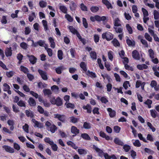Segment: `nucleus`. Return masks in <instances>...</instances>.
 <instances>
[{
	"mask_svg": "<svg viewBox=\"0 0 159 159\" xmlns=\"http://www.w3.org/2000/svg\"><path fill=\"white\" fill-rule=\"evenodd\" d=\"M67 144L71 146L74 149H77L78 148V147L76 146L75 144L74 143L72 142L71 141H69L67 142Z\"/></svg>",
	"mask_w": 159,
	"mask_h": 159,
	"instance_id": "obj_33",
	"label": "nucleus"
},
{
	"mask_svg": "<svg viewBox=\"0 0 159 159\" xmlns=\"http://www.w3.org/2000/svg\"><path fill=\"white\" fill-rule=\"evenodd\" d=\"M127 30L129 34H131L132 33V30L131 27L129 24H127L126 25Z\"/></svg>",
	"mask_w": 159,
	"mask_h": 159,
	"instance_id": "obj_42",
	"label": "nucleus"
},
{
	"mask_svg": "<svg viewBox=\"0 0 159 159\" xmlns=\"http://www.w3.org/2000/svg\"><path fill=\"white\" fill-rule=\"evenodd\" d=\"M132 57L134 59L136 60H139L140 59L139 54L137 50L133 51L132 52Z\"/></svg>",
	"mask_w": 159,
	"mask_h": 159,
	"instance_id": "obj_7",
	"label": "nucleus"
},
{
	"mask_svg": "<svg viewBox=\"0 0 159 159\" xmlns=\"http://www.w3.org/2000/svg\"><path fill=\"white\" fill-rule=\"evenodd\" d=\"M54 118L58 119L59 120L64 122L65 119V116L64 115H60L58 114H54Z\"/></svg>",
	"mask_w": 159,
	"mask_h": 159,
	"instance_id": "obj_6",
	"label": "nucleus"
},
{
	"mask_svg": "<svg viewBox=\"0 0 159 159\" xmlns=\"http://www.w3.org/2000/svg\"><path fill=\"white\" fill-rule=\"evenodd\" d=\"M42 22L44 27V30L45 31H46L48 30L47 21L45 20H43Z\"/></svg>",
	"mask_w": 159,
	"mask_h": 159,
	"instance_id": "obj_31",
	"label": "nucleus"
},
{
	"mask_svg": "<svg viewBox=\"0 0 159 159\" xmlns=\"http://www.w3.org/2000/svg\"><path fill=\"white\" fill-rule=\"evenodd\" d=\"M38 87L41 88H45L47 87V84H43L42 82H40L38 84Z\"/></svg>",
	"mask_w": 159,
	"mask_h": 159,
	"instance_id": "obj_63",
	"label": "nucleus"
},
{
	"mask_svg": "<svg viewBox=\"0 0 159 159\" xmlns=\"http://www.w3.org/2000/svg\"><path fill=\"white\" fill-rule=\"evenodd\" d=\"M102 2L105 4L108 9H112L113 7L111 3L107 0H102Z\"/></svg>",
	"mask_w": 159,
	"mask_h": 159,
	"instance_id": "obj_9",
	"label": "nucleus"
},
{
	"mask_svg": "<svg viewBox=\"0 0 159 159\" xmlns=\"http://www.w3.org/2000/svg\"><path fill=\"white\" fill-rule=\"evenodd\" d=\"M148 52L149 53V56L152 59L154 58V52L152 50L150 49L148 50Z\"/></svg>",
	"mask_w": 159,
	"mask_h": 159,
	"instance_id": "obj_50",
	"label": "nucleus"
},
{
	"mask_svg": "<svg viewBox=\"0 0 159 159\" xmlns=\"http://www.w3.org/2000/svg\"><path fill=\"white\" fill-rule=\"evenodd\" d=\"M130 153V155L132 158L133 159H135L137 155L136 152H135L134 151L132 150L131 151Z\"/></svg>",
	"mask_w": 159,
	"mask_h": 159,
	"instance_id": "obj_49",
	"label": "nucleus"
},
{
	"mask_svg": "<svg viewBox=\"0 0 159 159\" xmlns=\"http://www.w3.org/2000/svg\"><path fill=\"white\" fill-rule=\"evenodd\" d=\"M48 40L50 43L51 47L52 48H54L55 47V43L54 42V39L52 37H50L49 38Z\"/></svg>",
	"mask_w": 159,
	"mask_h": 159,
	"instance_id": "obj_18",
	"label": "nucleus"
},
{
	"mask_svg": "<svg viewBox=\"0 0 159 159\" xmlns=\"http://www.w3.org/2000/svg\"><path fill=\"white\" fill-rule=\"evenodd\" d=\"M28 102L30 106H34L36 105V102L31 97L29 98Z\"/></svg>",
	"mask_w": 159,
	"mask_h": 159,
	"instance_id": "obj_15",
	"label": "nucleus"
},
{
	"mask_svg": "<svg viewBox=\"0 0 159 159\" xmlns=\"http://www.w3.org/2000/svg\"><path fill=\"white\" fill-rule=\"evenodd\" d=\"M87 75L90 76L91 77L95 78L96 77L95 74L92 72H91L88 70L87 73Z\"/></svg>",
	"mask_w": 159,
	"mask_h": 159,
	"instance_id": "obj_38",
	"label": "nucleus"
},
{
	"mask_svg": "<svg viewBox=\"0 0 159 159\" xmlns=\"http://www.w3.org/2000/svg\"><path fill=\"white\" fill-rule=\"evenodd\" d=\"M137 68L140 70H143V69H147L148 66L146 65L143 64L141 65H139L137 66Z\"/></svg>",
	"mask_w": 159,
	"mask_h": 159,
	"instance_id": "obj_24",
	"label": "nucleus"
},
{
	"mask_svg": "<svg viewBox=\"0 0 159 159\" xmlns=\"http://www.w3.org/2000/svg\"><path fill=\"white\" fill-rule=\"evenodd\" d=\"M78 152L80 154H86L87 152L86 150L84 149H79L78 150Z\"/></svg>",
	"mask_w": 159,
	"mask_h": 159,
	"instance_id": "obj_52",
	"label": "nucleus"
},
{
	"mask_svg": "<svg viewBox=\"0 0 159 159\" xmlns=\"http://www.w3.org/2000/svg\"><path fill=\"white\" fill-rule=\"evenodd\" d=\"M99 10V8L97 6H93L92 7L90 8L91 11L93 12H95Z\"/></svg>",
	"mask_w": 159,
	"mask_h": 159,
	"instance_id": "obj_40",
	"label": "nucleus"
},
{
	"mask_svg": "<svg viewBox=\"0 0 159 159\" xmlns=\"http://www.w3.org/2000/svg\"><path fill=\"white\" fill-rule=\"evenodd\" d=\"M83 108L85 110H87L88 113H91L92 111V108L91 106L89 104H87L86 106H83Z\"/></svg>",
	"mask_w": 159,
	"mask_h": 159,
	"instance_id": "obj_19",
	"label": "nucleus"
},
{
	"mask_svg": "<svg viewBox=\"0 0 159 159\" xmlns=\"http://www.w3.org/2000/svg\"><path fill=\"white\" fill-rule=\"evenodd\" d=\"M26 116L28 117H33L34 116V114L30 110H26L25 112Z\"/></svg>",
	"mask_w": 159,
	"mask_h": 159,
	"instance_id": "obj_22",
	"label": "nucleus"
},
{
	"mask_svg": "<svg viewBox=\"0 0 159 159\" xmlns=\"http://www.w3.org/2000/svg\"><path fill=\"white\" fill-rule=\"evenodd\" d=\"M50 145L51 146L52 148L53 151H56L57 150L58 147L56 144L54 143V142L53 143V144Z\"/></svg>",
	"mask_w": 159,
	"mask_h": 159,
	"instance_id": "obj_57",
	"label": "nucleus"
},
{
	"mask_svg": "<svg viewBox=\"0 0 159 159\" xmlns=\"http://www.w3.org/2000/svg\"><path fill=\"white\" fill-rule=\"evenodd\" d=\"M43 92L44 93V94L45 95H50L52 94V93L51 91V90L49 89H44L43 90Z\"/></svg>",
	"mask_w": 159,
	"mask_h": 159,
	"instance_id": "obj_28",
	"label": "nucleus"
},
{
	"mask_svg": "<svg viewBox=\"0 0 159 159\" xmlns=\"http://www.w3.org/2000/svg\"><path fill=\"white\" fill-rule=\"evenodd\" d=\"M12 50L11 47L9 48H7L5 51V53L6 56L7 57L11 56L12 54Z\"/></svg>",
	"mask_w": 159,
	"mask_h": 159,
	"instance_id": "obj_10",
	"label": "nucleus"
},
{
	"mask_svg": "<svg viewBox=\"0 0 159 159\" xmlns=\"http://www.w3.org/2000/svg\"><path fill=\"white\" fill-rule=\"evenodd\" d=\"M114 142L116 144L120 145L122 146L123 145V142L118 138H115L114 139Z\"/></svg>",
	"mask_w": 159,
	"mask_h": 159,
	"instance_id": "obj_20",
	"label": "nucleus"
},
{
	"mask_svg": "<svg viewBox=\"0 0 159 159\" xmlns=\"http://www.w3.org/2000/svg\"><path fill=\"white\" fill-rule=\"evenodd\" d=\"M153 15L154 18L155 20H157L159 19V13L158 11L157 10H155L154 11Z\"/></svg>",
	"mask_w": 159,
	"mask_h": 159,
	"instance_id": "obj_36",
	"label": "nucleus"
},
{
	"mask_svg": "<svg viewBox=\"0 0 159 159\" xmlns=\"http://www.w3.org/2000/svg\"><path fill=\"white\" fill-rule=\"evenodd\" d=\"M17 104L20 107H26L25 102V101L22 100H20L17 103Z\"/></svg>",
	"mask_w": 159,
	"mask_h": 159,
	"instance_id": "obj_26",
	"label": "nucleus"
},
{
	"mask_svg": "<svg viewBox=\"0 0 159 159\" xmlns=\"http://www.w3.org/2000/svg\"><path fill=\"white\" fill-rule=\"evenodd\" d=\"M38 72L40 74L42 78L44 80H47L48 79V77L47 73L39 69Z\"/></svg>",
	"mask_w": 159,
	"mask_h": 159,
	"instance_id": "obj_3",
	"label": "nucleus"
},
{
	"mask_svg": "<svg viewBox=\"0 0 159 159\" xmlns=\"http://www.w3.org/2000/svg\"><path fill=\"white\" fill-rule=\"evenodd\" d=\"M27 56L29 58V60L30 62L32 64H34L36 62V58L33 55L30 56L27 55Z\"/></svg>",
	"mask_w": 159,
	"mask_h": 159,
	"instance_id": "obj_13",
	"label": "nucleus"
},
{
	"mask_svg": "<svg viewBox=\"0 0 159 159\" xmlns=\"http://www.w3.org/2000/svg\"><path fill=\"white\" fill-rule=\"evenodd\" d=\"M140 41L141 43L144 45H145V47H148V44L147 43V42L146 40L143 39H141Z\"/></svg>",
	"mask_w": 159,
	"mask_h": 159,
	"instance_id": "obj_64",
	"label": "nucleus"
},
{
	"mask_svg": "<svg viewBox=\"0 0 159 159\" xmlns=\"http://www.w3.org/2000/svg\"><path fill=\"white\" fill-rule=\"evenodd\" d=\"M90 56L93 59H96L97 58V55L96 52H91L90 53Z\"/></svg>",
	"mask_w": 159,
	"mask_h": 159,
	"instance_id": "obj_45",
	"label": "nucleus"
},
{
	"mask_svg": "<svg viewBox=\"0 0 159 159\" xmlns=\"http://www.w3.org/2000/svg\"><path fill=\"white\" fill-rule=\"evenodd\" d=\"M71 132L74 134L73 136H74L79 133V130L76 127L72 126L71 128Z\"/></svg>",
	"mask_w": 159,
	"mask_h": 159,
	"instance_id": "obj_5",
	"label": "nucleus"
},
{
	"mask_svg": "<svg viewBox=\"0 0 159 159\" xmlns=\"http://www.w3.org/2000/svg\"><path fill=\"white\" fill-rule=\"evenodd\" d=\"M37 109L38 111L41 114H43L44 111L43 109L40 106H38Z\"/></svg>",
	"mask_w": 159,
	"mask_h": 159,
	"instance_id": "obj_61",
	"label": "nucleus"
},
{
	"mask_svg": "<svg viewBox=\"0 0 159 159\" xmlns=\"http://www.w3.org/2000/svg\"><path fill=\"white\" fill-rule=\"evenodd\" d=\"M107 111L110 112L109 115L111 117H114L116 114V112L113 110L111 108H108L107 109Z\"/></svg>",
	"mask_w": 159,
	"mask_h": 159,
	"instance_id": "obj_16",
	"label": "nucleus"
},
{
	"mask_svg": "<svg viewBox=\"0 0 159 159\" xmlns=\"http://www.w3.org/2000/svg\"><path fill=\"white\" fill-rule=\"evenodd\" d=\"M63 52L61 50H59L58 51V57L59 59L61 60L62 57Z\"/></svg>",
	"mask_w": 159,
	"mask_h": 159,
	"instance_id": "obj_47",
	"label": "nucleus"
},
{
	"mask_svg": "<svg viewBox=\"0 0 159 159\" xmlns=\"http://www.w3.org/2000/svg\"><path fill=\"white\" fill-rule=\"evenodd\" d=\"M60 10L64 13H66L67 9L66 7L64 6H60Z\"/></svg>",
	"mask_w": 159,
	"mask_h": 159,
	"instance_id": "obj_32",
	"label": "nucleus"
},
{
	"mask_svg": "<svg viewBox=\"0 0 159 159\" xmlns=\"http://www.w3.org/2000/svg\"><path fill=\"white\" fill-rule=\"evenodd\" d=\"M81 137L84 139L87 140H90L91 139L89 136L86 133L82 134L81 135Z\"/></svg>",
	"mask_w": 159,
	"mask_h": 159,
	"instance_id": "obj_23",
	"label": "nucleus"
},
{
	"mask_svg": "<svg viewBox=\"0 0 159 159\" xmlns=\"http://www.w3.org/2000/svg\"><path fill=\"white\" fill-rule=\"evenodd\" d=\"M147 125L152 129L153 132H154L155 131V128L153 126L152 124L150 122H148Z\"/></svg>",
	"mask_w": 159,
	"mask_h": 159,
	"instance_id": "obj_60",
	"label": "nucleus"
},
{
	"mask_svg": "<svg viewBox=\"0 0 159 159\" xmlns=\"http://www.w3.org/2000/svg\"><path fill=\"white\" fill-rule=\"evenodd\" d=\"M127 39H126V42L127 44L129 46H131L132 47H133L135 45V42L133 40L131 41L130 39H129L128 37H127Z\"/></svg>",
	"mask_w": 159,
	"mask_h": 159,
	"instance_id": "obj_12",
	"label": "nucleus"
},
{
	"mask_svg": "<svg viewBox=\"0 0 159 159\" xmlns=\"http://www.w3.org/2000/svg\"><path fill=\"white\" fill-rule=\"evenodd\" d=\"M93 148L95 151L99 154V156H101L102 155L104 156L105 159H110L111 157L110 156H109L107 153H104L98 147H96L95 145L93 146Z\"/></svg>",
	"mask_w": 159,
	"mask_h": 159,
	"instance_id": "obj_1",
	"label": "nucleus"
},
{
	"mask_svg": "<svg viewBox=\"0 0 159 159\" xmlns=\"http://www.w3.org/2000/svg\"><path fill=\"white\" fill-rule=\"evenodd\" d=\"M20 46L22 48L26 49L28 47V45L25 42H22L20 44Z\"/></svg>",
	"mask_w": 159,
	"mask_h": 159,
	"instance_id": "obj_53",
	"label": "nucleus"
},
{
	"mask_svg": "<svg viewBox=\"0 0 159 159\" xmlns=\"http://www.w3.org/2000/svg\"><path fill=\"white\" fill-rule=\"evenodd\" d=\"M39 4L40 7L42 8L45 7L47 5V3L45 2L42 1L40 2Z\"/></svg>",
	"mask_w": 159,
	"mask_h": 159,
	"instance_id": "obj_55",
	"label": "nucleus"
},
{
	"mask_svg": "<svg viewBox=\"0 0 159 159\" xmlns=\"http://www.w3.org/2000/svg\"><path fill=\"white\" fill-rule=\"evenodd\" d=\"M145 37L146 39L150 42H152V38L150 35L147 33H146L145 34Z\"/></svg>",
	"mask_w": 159,
	"mask_h": 159,
	"instance_id": "obj_46",
	"label": "nucleus"
},
{
	"mask_svg": "<svg viewBox=\"0 0 159 159\" xmlns=\"http://www.w3.org/2000/svg\"><path fill=\"white\" fill-rule=\"evenodd\" d=\"M138 135L140 140L143 141L145 143L148 142V141L146 140L143 137L141 133L139 134Z\"/></svg>",
	"mask_w": 159,
	"mask_h": 159,
	"instance_id": "obj_51",
	"label": "nucleus"
},
{
	"mask_svg": "<svg viewBox=\"0 0 159 159\" xmlns=\"http://www.w3.org/2000/svg\"><path fill=\"white\" fill-rule=\"evenodd\" d=\"M44 141L48 143L50 145L53 144V142L49 138H46L44 139Z\"/></svg>",
	"mask_w": 159,
	"mask_h": 159,
	"instance_id": "obj_39",
	"label": "nucleus"
},
{
	"mask_svg": "<svg viewBox=\"0 0 159 159\" xmlns=\"http://www.w3.org/2000/svg\"><path fill=\"white\" fill-rule=\"evenodd\" d=\"M99 134L100 136L102 137V138H105L106 140H109L110 139V138L109 136L106 135V134L102 131H100V132Z\"/></svg>",
	"mask_w": 159,
	"mask_h": 159,
	"instance_id": "obj_17",
	"label": "nucleus"
},
{
	"mask_svg": "<svg viewBox=\"0 0 159 159\" xmlns=\"http://www.w3.org/2000/svg\"><path fill=\"white\" fill-rule=\"evenodd\" d=\"M35 17V14L33 12L31 15L29 16V20L30 22H32L34 20V18Z\"/></svg>",
	"mask_w": 159,
	"mask_h": 159,
	"instance_id": "obj_48",
	"label": "nucleus"
},
{
	"mask_svg": "<svg viewBox=\"0 0 159 159\" xmlns=\"http://www.w3.org/2000/svg\"><path fill=\"white\" fill-rule=\"evenodd\" d=\"M4 88L3 90L5 91H7L10 89L9 86L6 83H5L3 85Z\"/></svg>",
	"mask_w": 159,
	"mask_h": 159,
	"instance_id": "obj_41",
	"label": "nucleus"
},
{
	"mask_svg": "<svg viewBox=\"0 0 159 159\" xmlns=\"http://www.w3.org/2000/svg\"><path fill=\"white\" fill-rule=\"evenodd\" d=\"M115 31L117 33H121L122 31V28L121 27H114Z\"/></svg>",
	"mask_w": 159,
	"mask_h": 159,
	"instance_id": "obj_56",
	"label": "nucleus"
},
{
	"mask_svg": "<svg viewBox=\"0 0 159 159\" xmlns=\"http://www.w3.org/2000/svg\"><path fill=\"white\" fill-rule=\"evenodd\" d=\"M32 121L34 124L35 125L34 126H36L40 128H42L43 127V123L39 122L34 119H32Z\"/></svg>",
	"mask_w": 159,
	"mask_h": 159,
	"instance_id": "obj_4",
	"label": "nucleus"
},
{
	"mask_svg": "<svg viewBox=\"0 0 159 159\" xmlns=\"http://www.w3.org/2000/svg\"><path fill=\"white\" fill-rule=\"evenodd\" d=\"M2 148L4 149L6 151L10 152L13 153L14 152V150L12 148H11L10 146L4 145L2 146Z\"/></svg>",
	"mask_w": 159,
	"mask_h": 159,
	"instance_id": "obj_8",
	"label": "nucleus"
},
{
	"mask_svg": "<svg viewBox=\"0 0 159 159\" xmlns=\"http://www.w3.org/2000/svg\"><path fill=\"white\" fill-rule=\"evenodd\" d=\"M133 144L134 146L137 147H139L141 145L139 140H136L135 142L133 143Z\"/></svg>",
	"mask_w": 159,
	"mask_h": 159,
	"instance_id": "obj_58",
	"label": "nucleus"
},
{
	"mask_svg": "<svg viewBox=\"0 0 159 159\" xmlns=\"http://www.w3.org/2000/svg\"><path fill=\"white\" fill-rule=\"evenodd\" d=\"M65 68L63 66L59 67L56 68V72L58 74H60L61 73V70L65 69Z\"/></svg>",
	"mask_w": 159,
	"mask_h": 159,
	"instance_id": "obj_27",
	"label": "nucleus"
},
{
	"mask_svg": "<svg viewBox=\"0 0 159 159\" xmlns=\"http://www.w3.org/2000/svg\"><path fill=\"white\" fill-rule=\"evenodd\" d=\"M65 17L67 19L68 21L70 22H72L73 20V18L69 14H66Z\"/></svg>",
	"mask_w": 159,
	"mask_h": 159,
	"instance_id": "obj_62",
	"label": "nucleus"
},
{
	"mask_svg": "<svg viewBox=\"0 0 159 159\" xmlns=\"http://www.w3.org/2000/svg\"><path fill=\"white\" fill-rule=\"evenodd\" d=\"M65 105L66 106V107L67 108L73 109L75 107L74 105L71 103H67V102H66L65 104Z\"/></svg>",
	"mask_w": 159,
	"mask_h": 159,
	"instance_id": "obj_29",
	"label": "nucleus"
},
{
	"mask_svg": "<svg viewBox=\"0 0 159 159\" xmlns=\"http://www.w3.org/2000/svg\"><path fill=\"white\" fill-rule=\"evenodd\" d=\"M152 101L151 100L148 99L147 101L144 102V103L148 106L149 108H150L151 107V104H152Z\"/></svg>",
	"mask_w": 159,
	"mask_h": 159,
	"instance_id": "obj_59",
	"label": "nucleus"
},
{
	"mask_svg": "<svg viewBox=\"0 0 159 159\" xmlns=\"http://www.w3.org/2000/svg\"><path fill=\"white\" fill-rule=\"evenodd\" d=\"M113 53V52L111 51H109L108 53V57L109 59L111 61L112 60L113 58V56L112 55Z\"/></svg>",
	"mask_w": 159,
	"mask_h": 159,
	"instance_id": "obj_54",
	"label": "nucleus"
},
{
	"mask_svg": "<svg viewBox=\"0 0 159 159\" xmlns=\"http://www.w3.org/2000/svg\"><path fill=\"white\" fill-rule=\"evenodd\" d=\"M84 127L86 129H89L91 128L90 124L87 122H85L83 125Z\"/></svg>",
	"mask_w": 159,
	"mask_h": 159,
	"instance_id": "obj_43",
	"label": "nucleus"
},
{
	"mask_svg": "<svg viewBox=\"0 0 159 159\" xmlns=\"http://www.w3.org/2000/svg\"><path fill=\"white\" fill-rule=\"evenodd\" d=\"M102 37L103 39H106L107 40H110L113 38V35L112 34L109 32H106L102 34Z\"/></svg>",
	"mask_w": 159,
	"mask_h": 159,
	"instance_id": "obj_2",
	"label": "nucleus"
},
{
	"mask_svg": "<svg viewBox=\"0 0 159 159\" xmlns=\"http://www.w3.org/2000/svg\"><path fill=\"white\" fill-rule=\"evenodd\" d=\"M114 25L115 26V27L120 26H121L120 21L118 18H116L114 20Z\"/></svg>",
	"mask_w": 159,
	"mask_h": 159,
	"instance_id": "obj_11",
	"label": "nucleus"
},
{
	"mask_svg": "<svg viewBox=\"0 0 159 159\" xmlns=\"http://www.w3.org/2000/svg\"><path fill=\"white\" fill-rule=\"evenodd\" d=\"M57 129L56 126L54 124H52L50 127V130L51 133H53L55 132Z\"/></svg>",
	"mask_w": 159,
	"mask_h": 159,
	"instance_id": "obj_25",
	"label": "nucleus"
},
{
	"mask_svg": "<svg viewBox=\"0 0 159 159\" xmlns=\"http://www.w3.org/2000/svg\"><path fill=\"white\" fill-rule=\"evenodd\" d=\"M62 104V100L59 97H58L56 99V104L57 106H60Z\"/></svg>",
	"mask_w": 159,
	"mask_h": 159,
	"instance_id": "obj_21",
	"label": "nucleus"
},
{
	"mask_svg": "<svg viewBox=\"0 0 159 159\" xmlns=\"http://www.w3.org/2000/svg\"><path fill=\"white\" fill-rule=\"evenodd\" d=\"M130 148V147L129 145L125 144L124 145L123 149L126 152H128Z\"/></svg>",
	"mask_w": 159,
	"mask_h": 159,
	"instance_id": "obj_44",
	"label": "nucleus"
},
{
	"mask_svg": "<svg viewBox=\"0 0 159 159\" xmlns=\"http://www.w3.org/2000/svg\"><path fill=\"white\" fill-rule=\"evenodd\" d=\"M69 29L70 32L74 34H75L77 32V30L72 26H69Z\"/></svg>",
	"mask_w": 159,
	"mask_h": 159,
	"instance_id": "obj_37",
	"label": "nucleus"
},
{
	"mask_svg": "<svg viewBox=\"0 0 159 159\" xmlns=\"http://www.w3.org/2000/svg\"><path fill=\"white\" fill-rule=\"evenodd\" d=\"M99 16L96 15L94 16H91L90 17V19L92 21L94 22L95 21H98V20H99Z\"/></svg>",
	"mask_w": 159,
	"mask_h": 159,
	"instance_id": "obj_30",
	"label": "nucleus"
},
{
	"mask_svg": "<svg viewBox=\"0 0 159 159\" xmlns=\"http://www.w3.org/2000/svg\"><path fill=\"white\" fill-rule=\"evenodd\" d=\"M7 123L9 125L11 126L10 128V130H13L14 129V121L13 120H9L7 121Z\"/></svg>",
	"mask_w": 159,
	"mask_h": 159,
	"instance_id": "obj_14",
	"label": "nucleus"
},
{
	"mask_svg": "<svg viewBox=\"0 0 159 159\" xmlns=\"http://www.w3.org/2000/svg\"><path fill=\"white\" fill-rule=\"evenodd\" d=\"M112 43L115 47L120 46V43L119 42L118 40L116 39H114L112 41Z\"/></svg>",
	"mask_w": 159,
	"mask_h": 159,
	"instance_id": "obj_34",
	"label": "nucleus"
},
{
	"mask_svg": "<svg viewBox=\"0 0 159 159\" xmlns=\"http://www.w3.org/2000/svg\"><path fill=\"white\" fill-rule=\"evenodd\" d=\"M80 67L85 71H86L87 69L86 67V64L84 62H82L80 64Z\"/></svg>",
	"mask_w": 159,
	"mask_h": 159,
	"instance_id": "obj_35",
	"label": "nucleus"
}]
</instances>
